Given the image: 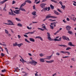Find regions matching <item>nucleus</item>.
Instances as JSON below:
<instances>
[{"label":"nucleus","instance_id":"a19ab883","mask_svg":"<svg viewBox=\"0 0 76 76\" xmlns=\"http://www.w3.org/2000/svg\"><path fill=\"white\" fill-rule=\"evenodd\" d=\"M27 28L28 29H29V30H31V29H32V28L31 27H29V26H27Z\"/></svg>","mask_w":76,"mask_h":76},{"label":"nucleus","instance_id":"f3484780","mask_svg":"<svg viewBox=\"0 0 76 76\" xmlns=\"http://www.w3.org/2000/svg\"><path fill=\"white\" fill-rule=\"evenodd\" d=\"M46 62H47V63H53V62H54V60H51L50 61H46Z\"/></svg>","mask_w":76,"mask_h":76},{"label":"nucleus","instance_id":"bb28decb","mask_svg":"<svg viewBox=\"0 0 76 76\" xmlns=\"http://www.w3.org/2000/svg\"><path fill=\"white\" fill-rule=\"evenodd\" d=\"M36 73H35V76H41V74H39V75H38L37 74V73H38V72H36Z\"/></svg>","mask_w":76,"mask_h":76},{"label":"nucleus","instance_id":"9d476101","mask_svg":"<svg viewBox=\"0 0 76 76\" xmlns=\"http://www.w3.org/2000/svg\"><path fill=\"white\" fill-rule=\"evenodd\" d=\"M22 7H20V8L19 9L20 10H21L22 11H24V12H26V10H25V9H24L23 8H22Z\"/></svg>","mask_w":76,"mask_h":76},{"label":"nucleus","instance_id":"1a4fd4ad","mask_svg":"<svg viewBox=\"0 0 76 76\" xmlns=\"http://www.w3.org/2000/svg\"><path fill=\"white\" fill-rule=\"evenodd\" d=\"M66 29L67 31H70L71 29V27L69 26H67L66 27Z\"/></svg>","mask_w":76,"mask_h":76},{"label":"nucleus","instance_id":"cd10ccee","mask_svg":"<svg viewBox=\"0 0 76 76\" xmlns=\"http://www.w3.org/2000/svg\"><path fill=\"white\" fill-rule=\"evenodd\" d=\"M68 33L69 34H70L71 35H72V31L69 30L68 31Z\"/></svg>","mask_w":76,"mask_h":76},{"label":"nucleus","instance_id":"ddd939ff","mask_svg":"<svg viewBox=\"0 0 76 76\" xmlns=\"http://www.w3.org/2000/svg\"><path fill=\"white\" fill-rule=\"evenodd\" d=\"M25 2H26V3H29L30 4H31L32 3V1H31L29 0H27L25 1Z\"/></svg>","mask_w":76,"mask_h":76},{"label":"nucleus","instance_id":"e2e57ef3","mask_svg":"<svg viewBox=\"0 0 76 76\" xmlns=\"http://www.w3.org/2000/svg\"><path fill=\"white\" fill-rule=\"evenodd\" d=\"M63 22H64V23H66V21H65V20H63Z\"/></svg>","mask_w":76,"mask_h":76},{"label":"nucleus","instance_id":"864d4df0","mask_svg":"<svg viewBox=\"0 0 76 76\" xmlns=\"http://www.w3.org/2000/svg\"><path fill=\"white\" fill-rule=\"evenodd\" d=\"M56 55H57V56H60V53H58V52H57V53H56Z\"/></svg>","mask_w":76,"mask_h":76},{"label":"nucleus","instance_id":"680f3d73","mask_svg":"<svg viewBox=\"0 0 76 76\" xmlns=\"http://www.w3.org/2000/svg\"><path fill=\"white\" fill-rule=\"evenodd\" d=\"M2 45L4 47H6V44H2Z\"/></svg>","mask_w":76,"mask_h":76},{"label":"nucleus","instance_id":"2f4dec72","mask_svg":"<svg viewBox=\"0 0 76 76\" xmlns=\"http://www.w3.org/2000/svg\"><path fill=\"white\" fill-rule=\"evenodd\" d=\"M5 32L6 34H9V31H8L6 29H5Z\"/></svg>","mask_w":76,"mask_h":76},{"label":"nucleus","instance_id":"bf43d9fd","mask_svg":"<svg viewBox=\"0 0 76 76\" xmlns=\"http://www.w3.org/2000/svg\"><path fill=\"white\" fill-rule=\"evenodd\" d=\"M59 32V31H57L56 32L55 34H54V35H56L57 34L58 32Z\"/></svg>","mask_w":76,"mask_h":76},{"label":"nucleus","instance_id":"a878e982","mask_svg":"<svg viewBox=\"0 0 76 76\" xmlns=\"http://www.w3.org/2000/svg\"><path fill=\"white\" fill-rule=\"evenodd\" d=\"M36 12L34 11L32 12V15H33L35 16V15H36Z\"/></svg>","mask_w":76,"mask_h":76},{"label":"nucleus","instance_id":"0e129e2a","mask_svg":"<svg viewBox=\"0 0 76 76\" xmlns=\"http://www.w3.org/2000/svg\"><path fill=\"white\" fill-rule=\"evenodd\" d=\"M66 20L67 21H69V20H69V18H67Z\"/></svg>","mask_w":76,"mask_h":76},{"label":"nucleus","instance_id":"c85d7f7f","mask_svg":"<svg viewBox=\"0 0 76 76\" xmlns=\"http://www.w3.org/2000/svg\"><path fill=\"white\" fill-rule=\"evenodd\" d=\"M5 50L7 52L8 54H9V52L8 51V50L7 49V48L5 47L4 48Z\"/></svg>","mask_w":76,"mask_h":76},{"label":"nucleus","instance_id":"c03bdc74","mask_svg":"<svg viewBox=\"0 0 76 76\" xmlns=\"http://www.w3.org/2000/svg\"><path fill=\"white\" fill-rule=\"evenodd\" d=\"M72 48H69V47H68L66 49V50H70Z\"/></svg>","mask_w":76,"mask_h":76},{"label":"nucleus","instance_id":"9b49d317","mask_svg":"<svg viewBox=\"0 0 76 76\" xmlns=\"http://www.w3.org/2000/svg\"><path fill=\"white\" fill-rule=\"evenodd\" d=\"M68 45L69 46H72V47H75V45L72 44V43L70 42L68 43Z\"/></svg>","mask_w":76,"mask_h":76},{"label":"nucleus","instance_id":"393cba45","mask_svg":"<svg viewBox=\"0 0 76 76\" xmlns=\"http://www.w3.org/2000/svg\"><path fill=\"white\" fill-rule=\"evenodd\" d=\"M26 2H24V3H23V4H21V5L20 6V7H22L23 6H25V4H26Z\"/></svg>","mask_w":76,"mask_h":76},{"label":"nucleus","instance_id":"052dcab7","mask_svg":"<svg viewBox=\"0 0 76 76\" xmlns=\"http://www.w3.org/2000/svg\"><path fill=\"white\" fill-rule=\"evenodd\" d=\"M48 11H49L50 10V7H48Z\"/></svg>","mask_w":76,"mask_h":76},{"label":"nucleus","instance_id":"5701e85b","mask_svg":"<svg viewBox=\"0 0 76 76\" xmlns=\"http://www.w3.org/2000/svg\"><path fill=\"white\" fill-rule=\"evenodd\" d=\"M22 45H23V43L18 44H17V46H18L19 47H20Z\"/></svg>","mask_w":76,"mask_h":76},{"label":"nucleus","instance_id":"f8f14e48","mask_svg":"<svg viewBox=\"0 0 76 76\" xmlns=\"http://www.w3.org/2000/svg\"><path fill=\"white\" fill-rule=\"evenodd\" d=\"M40 62H41L42 63H44L45 62V61H44V58H41L39 59Z\"/></svg>","mask_w":76,"mask_h":76},{"label":"nucleus","instance_id":"6ab92c4d","mask_svg":"<svg viewBox=\"0 0 76 76\" xmlns=\"http://www.w3.org/2000/svg\"><path fill=\"white\" fill-rule=\"evenodd\" d=\"M54 13L56 15H60V14H59L58 12H57L56 11L54 10Z\"/></svg>","mask_w":76,"mask_h":76},{"label":"nucleus","instance_id":"7ed1b4c3","mask_svg":"<svg viewBox=\"0 0 76 76\" xmlns=\"http://www.w3.org/2000/svg\"><path fill=\"white\" fill-rule=\"evenodd\" d=\"M8 23H3V24H5V25H15L13 23H12V21L10 20H7Z\"/></svg>","mask_w":76,"mask_h":76},{"label":"nucleus","instance_id":"09e8293b","mask_svg":"<svg viewBox=\"0 0 76 76\" xmlns=\"http://www.w3.org/2000/svg\"><path fill=\"white\" fill-rule=\"evenodd\" d=\"M16 3V1H12V4H15Z\"/></svg>","mask_w":76,"mask_h":76},{"label":"nucleus","instance_id":"dca6fc26","mask_svg":"<svg viewBox=\"0 0 76 76\" xmlns=\"http://www.w3.org/2000/svg\"><path fill=\"white\" fill-rule=\"evenodd\" d=\"M29 40L30 41H32V42H35V39L32 38H30Z\"/></svg>","mask_w":76,"mask_h":76},{"label":"nucleus","instance_id":"79ce46f5","mask_svg":"<svg viewBox=\"0 0 76 76\" xmlns=\"http://www.w3.org/2000/svg\"><path fill=\"white\" fill-rule=\"evenodd\" d=\"M57 9L58 12H60V13H62V11L60 10V9Z\"/></svg>","mask_w":76,"mask_h":76},{"label":"nucleus","instance_id":"412c9836","mask_svg":"<svg viewBox=\"0 0 76 76\" xmlns=\"http://www.w3.org/2000/svg\"><path fill=\"white\" fill-rule=\"evenodd\" d=\"M50 7L51 9L52 10H54V6H53L52 4H50Z\"/></svg>","mask_w":76,"mask_h":76},{"label":"nucleus","instance_id":"4d7b16f0","mask_svg":"<svg viewBox=\"0 0 76 76\" xmlns=\"http://www.w3.org/2000/svg\"><path fill=\"white\" fill-rule=\"evenodd\" d=\"M40 3V1H38L36 3V4H39Z\"/></svg>","mask_w":76,"mask_h":76},{"label":"nucleus","instance_id":"f704fd0d","mask_svg":"<svg viewBox=\"0 0 76 76\" xmlns=\"http://www.w3.org/2000/svg\"><path fill=\"white\" fill-rule=\"evenodd\" d=\"M50 28L51 29H54V26H51V25H50Z\"/></svg>","mask_w":76,"mask_h":76},{"label":"nucleus","instance_id":"5fc2aeb1","mask_svg":"<svg viewBox=\"0 0 76 76\" xmlns=\"http://www.w3.org/2000/svg\"><path fill=\"white\" fill-rule=\"evenodd\" d=\"M59 39H58L59 41H61V37H60Z\"/></svg>","mask_w":76,"mask_h":76},{"label":"nucleus","instance_id":"a211bd4d","mask_svg":"<svg viewBox=\"0 0 76 76\" xmlns=\"http://www.w3.org/2000/svg\"><path fill=\"white\" fill-rule=\"evenodd\" d=\"M17 26H19V27H22V26H23L22 24L20 23H18L17 24Z\"/></svg>","mask_w":76,"mask_h":76},{"label":"nucleus","instance_id":"4468645a","mask_svg":"<svg viewBox=\"0 0 76 76\" xmlns=\"http://www.w3.org/2000/svg\"><path fill=\"white\" fill-rule=\"evenodd\" d=\"M53 56V55H51L50 56H47V58H46V59H48V60H50L51 59L52 57Z\"/></svg>","mask_w":76,"mask_h":76},{"label":"nucleus","instance_id":"aec40b11","mask_svg":"<svg viewBox=\"0 0 76 76\" xmlns=\"http://www.w3.org/2000/svg\"><path fill=\"white\" fill-rule=\"evenodd\" d=\"M70 18L71 19H73L75 18V15H72V16L70 17Z\"/></svg>","mask_w":76,"mask_h":76},{"label":"nucleus","instance_id":"37998d69","mask_svg":"<svg viewBox=\"0 0 76 76\" xmlns=\"http://www.w3.org/2000/svg\"><path fill=\"white\" fill-rule=\"evenodd\" d=\"M15 19L17 21H20V20L18 18H15Z\"/></svg>","mask_w":76,"mask_h":76},{"label":"nucleus","instance_id":"7c9ffc66","mask_svg":"<svg viewBox=\"0 0 76 76\" xmlns=\"http://www.w3.org/2000/svg\"><path fill=\"white\" fill-rule=\"evenodd\" d=\"M44 55H45V54H43V53H40L39 54V56L40 57H43Z\"/></svg>","mask_w":76,"mask_h":76},{"label":"nucleus","instance_id":"f03ea898","mask_svg":"<svg viewBox=\"0 0 76 76\" xmlns=\"http://www.w3.org/2000/svg\"><path fill=\"white\" fill-rule=\"evenodd\" d=\"M27 64H31L32 65H33L34 66H35L37 65V62H36L35 60H32L31 61H30L29 62H26Z\"/></svg>","mask_w":76,"mask_h":76},{"label":"nucleus","instance_id":"603ef678","mask_svg":"<svg viewBox=\"0 0 76 76\" xmlns=\"http://www.w3.org/2000/svg\"><path fill=\"white\" fill-rule=\"evenodd\" d=\"M36 32V31H34L33 32H30V34H34V32Z\"/></svg>","mask_w":76,"mask_h":76},{"label":"nucleus","instance_id":"c756f323","mask_svg":"<svg viewBox=\"0 0 76 76\" xmlns=\"http://www.w3.org/2000/svg\"><path fill=\"white\" fill-rule=\"evenodd\" d=\"M62 7H61V9H64V8H65V7H66V6H65V5H61Z\"/></svg>","mask_w":76,"mask_h":76},{"label":"nucleus","instance_id":"e433bc0d","mask_svg":"<svg viewBox=\"0 0 76 76\" xmlns=\"http://www.w3.org/2000/svg\"><path fill=\"white\" fill-rule=\"evenodd\" d=\"M6 1H1L0 2V3L1 4H3L5 2H6Z\"/></svg>","mask_w":76,"mask_h":76},{"label":"nucleus","instance_id":"72a5a7b5","mask_svg":"<svg viewBox=\"0 0 76 76\" xmlns=\"http://www.w3.org/2000/svg\"><path fill=\"white\" fill-rule=\"evenodd\" d=\"M38 29H39V30H41L42 31H44V28H38Z\"/></svg>","mask_w":76,"mask_h":76},{"label":"nucleus","instance_id":"473e14b6","mask_svg":"<svg viewBox=\"0 0 76 76\" xmlns=\"http://www.w3.org/2000/svg\"><path fill=\"white\" fill-rule=\"evenodd\" d=\"M6 69H3L1 70V72H2V73H4V72H6Z\"/></svg>","mask_w":76,"mask_h":76},{"label":"nucleus","instance_id":"338daca9","mask_svg":"<svg viewBox=\"0 0 76 76\" xmlns=\"http://www.w3.org/2000/svg\"><path fill=\"white\" fill-rule=\"evenodd\" d=\"M27 75H28V74L27 73H25V74L23 76H27Z\"/></svg>","mask_w":76,"mask_h":76},{"label":"nucleus","instance_id":"f257e3e1","mask_svg":"<svg viewBox=\"0 0 76 76\" xmlns=\"http://www.w3.org/2000/svg\"><path fill=\"white\" fill-rule=\"evenodd\" d=\"M47 34H48V39L49 41H54L55 42L56 41H59L58 40V39L56 38H55L54 40H53V39H52L51 38V35L50 34V33L48 32L47 33Z\"/></svg>","mask_w":76,"mask_h":76},{"label":"nucleus","instance_id":"3c124183","mask_svg":"<svg viewBox=\"0 0 76 76\" xmlns=\"http://www.w3.org/2000/svg\"><path fill=\"white\" fill-rule=\"evenodd\" d=\"M1 56H2V57H3L4 56V54L3 53H1Z\"/></svg>","mask_w":76,"mask_h":76},{"label":"nucleus","instance_id":"8fccbe9b","mask_svg":"<svg viewBox=\"0 0 76 76\" xmlns=\"http://www.w3.org/2000/svg\"><path fill=\"white\" fill-rule=\"evenodd\" d=\"M66 53H67L68 56H69V55H70V53H69L68 52L66 51Z\"/></svg>","mask_w":76,"mask_h":76},{"label":"nucleus","instance_id":"4be33fe9","mask_svg":"<svg viewBox=\"0 0 76 76\" xmlns=\"http://www.w3.org/2000/svg\"><path fill=\"white\" fill-rule=\"evenodd\" d=\"M13 47H15L18 46V43L17 42H15V43L13 44Z\"/></svg>","mask_w":76,"mask_h":76},{"label":"nucleus","instance_id":"ea45409f","mask_svg":"<svg viewBox=\"0 0 76 76\" xmlns=\"http://www.w3.org/2000/svg\"><path fill=\"white\" fill-rule=\"evenodd\" d=\"M20 57L23 60V63H24L25 62H26V61L24 60L23 59V58H22L21 56H20Z\"/></svg>","mask_w":76,"mask_h":76},{"label":"nucleus","instance_id":"a18cd8bd","mask_svg":"<svg viewBox=\"0 0 76 76\" xmlns=\"http://www.w3.org/2000/svg\"><path fill=\"white\" fill-rule=\"evenodd\" d=\"M51 1L52 2H54V3H57V1L54 0H51Z\"/></svg>","mask_w":76,"mask_h":76},{"label":"nucleus","instance_id":"de8ad7c7","mask_svg":"<svg viewBox=\"0 0 76 76\" xmlns=\"http://www.w3.org/2000/svg\"><path fill=\"white\" fill-rule=\"evenodd\" d=\"M44 10L45 11V10H47L48 9V7H46L44 8Z\"/></svg>","mask_w":76,"mask_h":76},{"label":"nucleus","instance_id":"774afa93","mask_svg":"<svg viewBox=\"0 0 76 76\" xmlns=\"http://www.w3.org/2000/svg\"><path fill=\"white\" fill-rule=\"evenodd\" d=\"M18 37L19 38H20L21 37L20 36V35H18Z\"/></svg>","mask_w":76,"mask_h":76},{"label":"nucleus","instance_id":"6e6552de","mask_svg":"<svg viewBox=\"0 0 76 76\" xmlns=\"http://www.w3.org/2000/svg\"><path fill=\"white\" fill-rule=\"evenodd\" d=\"M50 15H51V14L48 15V16H46V19H47L48 18H57L56 17L51 16H50Z\"/></svg>","mask_w":76,"mask_h":76},{"label":"nucleus","instance_id":"13d9d810","mask_svg":"<svg viewBox=\"0 0 76 76\" xmlns=\"http://www.w3.org/2000/svg\"><path fill=\"white\" fill-rule=\"evenodd\" d=\"M24 36L25 37H26L27 38H28V36H27V35H26V34H24Z\"/></svg>","mask_w":76,"mask_h":76},{"label":"nucleus","instance_id":"58836bf2","mask_svg":"<svg viewBox=\"0 0 76 76\" xmlns=\"http://www.w3.org/2000/svg\"><path fill=\"white\" fill-rule=\"evenodd\" d=\"M66 51H61L60 52L61 53H62L63 54H66Z\"/></svg>","mask_w":76,"mask_h":76},{"label":"nucleus","instance_id":"69168bd1","mask_svg":"<svg viewBox=\"0 0 76 76\" xmlns=\"http://www.w3.org/2000/svg\"><path fill=\"white\" fill-rule=\"evenodd\" d=\"M55 24H54V22L53 23H51V25H55Z\"/></svg>","mask_w":76,"mask_h":76},{"label":"nucleus","instance_id":"0eeeda50","mask_svg":"<svg viewBox=\"0 0 76 76\" xmlns=\"http://www.w3.org/2000/svg\"><path fill=\"white\" fill-rule=\"evenodd\" d=\"M46 4H41L40 6L41 7H42V8H44V7H45V5H46Z\"/></svg>","mask_w":76,"mask_h":76},{"label":"nucleus","instance_id":"c9c22d12","mask_svg":"<svg viewBox=\"0 0 76 76\" xmlns=\"http://www.w3.org/2000/svg\"><path fill=\"white\" fill-rule=\"evenodd\" d=\"M6 4H5L4 7V8L3 10L4 11H6Z\"/></svg>","mask_w":76,"mask_h":76},{"label":"nucleus","instance_id":"2eb2a0df","mask_svg":"<svg viewBox=\"0 0 76 76\" xmlns=\"http://www.w3.org/2000/svg\"><path fill=\"white\" fill-rule=\"evenodd\" d=\"M36 38H39V39H40L41 41H42V40H43V39L42 38V37H41L40 36H37L36 37Z\"/></svg>","mask_w":76,"mask_h":76},{"label":"nucleus","instance_id":"49530a36","mask_svg":"<svg viewBox=\"0 0 76 76\" xmlns=\"http://www.w3.org/2000/svg\"><path fill=\"white\" fill-rule=\"evenodd\" d=\"M19 69V68H18V67H17L15 69V70L14 71V72H17V70H18V69Z\"/></svg>","mask_w":76,"mask_h":76},{"label":"nucleus","instance_id":"20e7f679","mask_svg":"<svg viewBox=\"0 0 76 76\" xmlns=\"http://www.w3.org/2000/svg\"><path fill=\"white\" fill-rule=\"evenodd\" d=\"M10 10L11 12H9L8 13L9 14H8V15H12V16H16V14L13 13V10L11 9H10Z\"/></svg>","mask_w":76,"mask_h":76},{"label":"nucleus","instance_id":"b1692460","mask_svg":"<svg viewBox=\"0 0 76 76\" xmlns=\"http://www.w3.org/2000/svg\"><path fill=\"white\" fill-rule=\"evenodd\" d=\"M59 46H60V47H67V45H58Z\"/></svg>","mask_w":76,"mask_h":76},{"label":"nucleus","instance_id":"6e6d98bb","mask_svg":"<svg viewBox=\"0 0 76 76\" xmlns=\"http://www.w3.org/2000/svg\"><path fill=\"white\" fill-rule=\"evenodd\" d=\"M59 3H60V4H61V6H62V5H63V4H63V3H62V2H61V1L59 2Z\"/></svg>","mask_w":76,"mask_h":76},{"label":"nucleus","instance_id":"423d86ee","mask_svg":"<svg viewBox=\"0 0 76 76\" xmlns=\"http://www.w3.org/2000/svg\"><path fill=\"white\" fill-rule=\"evenodd\" d=\"M20 12V10H16L15 11H13L14 13L17 15H18V14L20 13V12Z\"/></svg>","mask_w":76,"mask_h":76},{"label":"nucleus","instance_id":"4c0bfd02","mask_svg":"<svg viewBox=\"0 0 76 76\" xmlns=\"http://www.w3.org/2000/svg\"><path fill=\"white\" fill-rule=\"evenodd\" d=\"M25 41H26V42H28V43H31V42H29V41L27 39H25Z\"/></svg>","mask_w":76,"mask_h":76},{"label":"nucleus","instance_id":"39448f33","mask_svg":"<svg viewBox=\"0 0 76 76\" xmlns=\"http://www.w3.org/2000/svg\"><path fill=\"white\" fill-rule=\"evenodd\" d=\"M62 38L64 40H66V41H70V39H69V37H67L66 36H63L62 37Z\"/></svg>","mask_w":76,"mask_h":76}]
</instances>
